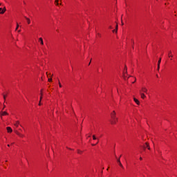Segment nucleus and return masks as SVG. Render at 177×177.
Wrapping results in <instances>:
<instances>
[{
  "label": "nucleus",
  "mask_w": 177,
  "mask_h": 177,
  "mask_svg": "<svg viewBox=\"0 0 177 177\" xmlns=\"http://www.w3.org/2000/svg\"><path fill=\"white\" fill-rule=\"evenodd\" d=\"M5 12H6V8L4 7L3 8H0V13L1 15H3V13H5Z\"/></svg>",
  "instance_id": "1"
},
{
  "label": "nucleus",
  "mask_w": 177,
  "mask_h": 177,
  "mask_svg": "<svg viewBox=\"0 0 177 177\" xmlns=\"http://www.w3.org/2000/svg\"><path fill=\"white\" fill-rule=\"evenodd\" d=\"M111 117L112 120H115V118H117L115 117V111H113V113L111 114Z\"/></svg>",
  "instance_id": "2"
},
{
  "label": "nucleus",
  "mask_w": 177,
  "mask_h": 177,
  "mask_svg": "<svg viewBox=\"0 0 177 177\" xmlns=\"http://www.w3.org/2000/svg\"><path fill=\"white\" fill-rule=\"evenodd\" d=\"M140 92H144V93H147V88H146L145 87H142Z\"/></svg>",
  "instance_id": "3"
},
{
  "label": "nucleus",
  "mask_w": 177,
  "mask_h": 177,
  "mask_svg": "<svg viewBox=\"0 0 177 177\" xmlns=\"http://www.w3.org/2000/svg\"><path fill=\"white\" fill-rule=\"evenodd\" d=\"M117 121H118V118H115V119H112L111 124H117Z\"/></svg>",
  "instance_id": "4"
},
{
  "label": "nucleus",
  "mask_w": 177,
  "mask_h": 177,
  "mask_svg": "<svg viewBox=\"0 0 177 177\" xmlns=\"http://www.w3.org/2000/svg\"><path fill=\"white\" fill-rule=\"evenodd\" d=\"M117 162H118L120 167H121V168H124V166L122 165V163H121V160H120V158L117 160Z\"/></svg>",
  "instance_id": "5"
},
{
  "label": "nucleus",
  "mask_w": 177,
  "mask_h": 177,
  "mask_svg": "<svg viewBox=\"0 0 177 177\" xmlns=\"http://www.w3.org/2000/svg\"><path fill=\"white\" fill-rule=\"evenodd\" d=\"M160 64H161V58L159 59L158 62V71L160 70Z\"/></svg>",
  "instance_id": "6"
},
{
  "label": "nucleus",
  "mask_w": 177,
  "mask_h": 177,
  "mask_svg": "<svg viewBox=\"0 0 177 177\" xmlns=\"http://www.w3.org/2000/svg\"><path fill=\"white\" fill-rule=\"evenodd\" d=\"M140 95L142 99H145V97H146V95H145V93H142V91H140Z\"/></svg>",
  "instance_id": "7"
},
{
  "label": "nucleus",
  "mask_w": 177,
  "mask_h": 177,
  "mask_svg": "<svg viewBox=\"0 0 177 177\" xmlns=\"http://www.w3.org/2000/svg\"><path fill=\"white\" fill-rule=\"evenodd\" d=\"M146 147H147L148 150H150V146L147 142L145 143V146H144V149H146Z\"/></svg>",
  "instance_id": "8"
},
{
  "label": "nucleus",
  "mask_w": 177,
  "mask_h": 177,
  "mask_svg": "<svg viewBox=\"0 0 177 177\" xmlns=\"http://www.w3.org/2000/svg\"><path fill=\"white\" fill-rule=\"evenodd\" d=\"M7 131L8 133L13 132V130L12 129V128L10 127H7Z\"/></svg>",
  "instance_id": "9"
},
{
  "label": "nucleus",
  "mask_w": 177,
  "mask_h": 177,
  "mask_svg": "<svg viewBox=\"0 0 177 177\" xmlns=\"http://www.w3.org/2000/svg\"><path fill=\"white\" fill-rule=\"evenodd\" d=\"M25 19H26V20H27L28 24H31V20L30 19V18H28L27 17H25Z\"/></svg>",
  "instance_id": "10"
},
{
  "label": "nucleus",
  "mask_w": 177,
  "mask_h": 177,
  "mask_svg": "<svg viewBox=\"0 0 177 177\" xmlns=\"http://www.w3.org/2000/svg\"><path fill=\"white\" fill-rule=\"evenodd\" d=\"M133 100H134L135 103H136V104H140L139 100H138L136 98H133Z\"/></svg>",
  "instance_id": "11"
},
{
  "label": "nucleus",
  "mask_w": 177,
  "mask_h": 177,
  "mask_svg": "<svg viewBox=\"0 0 177 177\" xmlns=\"http://www.w3.org/2000/svg\"><path fill=\"white\" fill-rule=\"evenodd\" d=\"M20 122L19 121L15 122V123L14 124L15 127H16L17 128L19 127Z\"/></svg>",
  "instance_id": "12"
},
{
  "label": "nucleus",
  "mask_w": 177,
  "mask_h": 177,
  "mask_svg": "<svg viewBox=\"0 0 177 177\" xmlns=\"http://www.w3.org/2000/svg\"><path fill=\"white\" fill-rule=\"evenodd\" d=\"M17 135H18V136H19V138H24V135H23L19 132H17Z\"/></svg>",
  "instance_id": "13"
},
{
  "label": "nucleus",
  "mask_w": 177,
  "mask_h": 177,
  "mask_svg": "<svg viewBox=\"0 0 177 177\" xmlns=\"http://www.w3.org/2000/svg\"><path fill=\"white\" fill-rule=\"evenodd\" d=\"M39 40L40 41L41 45H44V39H42V37H40Z\"/></svg>",
  "instance_id": "14"
},
{
  "label": "nucleus",
  "mask_w": 177,
  "mask_h": 177,
  "mask_svg": "<svg viewBox=\"0 0 177 177\" xmlns=\"http://www.w3.org/2000/svg\"><path fill=\"white\" fill-rule=\"evenodd\" d=\"M171 54H172V51H169V57H174V55Z\"/></svg>",
  "instance_id": "15"
},
{
  "label": "nucleus",
  "mask_w": 177,
  "mask_h": 177,
  "mask_svg": "<svg viewBox=\"0 0 177 177\" xmlns=\"http://www.w3.org/2000/svg\"><path fill=\"white\" fill-rule=\"evenodd\" d=\"M1 115H8V112L6 111L2 112Z\"/></svg>",
  "instance_id": "16"
},
{
  "label": "nucleus",
  "mask_w": 177,
  "mask_h": 177,
  "mask_svg": "<svg viewBox=\"0 0 177 177\" xmlns=\"http://www.w3.org/2000/svg\"><path fill=\"white\" fill-rule=\"evenodd\" d=\"M19 27H20V26L19 25V23L17 22V27L15 30L17 31V30L19 29Z\"/></svg>",
  "instance_id": "17"
},
{
  "label": "nucleus",
  "mask_w": 177,
  "mask_h": 177,
  "mask_svg": "<svg viewBox=\"0 0 177 177\" xmlns=\"http://www.w3.org/2000/svg\"><path fill=\"white\" fill-rule=\"evenodd\" d=\"M77 153H78V154H82V151L78 149Z\"/></svg>",
  "instance_id": "18"
},
{
  "label": "nucleus",
  "mask_w": 177,
  "mask_h": 177,
  "mask_svg": "<svg viewBox=\"0 0 177 177\" xmlns=\"http://www.w3.org/2000/svg\"><path fill=\"white\" fill-rule=\"evenodd\" d=\"M55 5L59 6V0H55Z\"/></svg>",
  "instance_id": "19"
},
{
  "label": "nucleus",
  "mask_w": 177,
  "mask_h": 177,
  "mask_svg": "<svg viewBox=\"0 0 177 177\" xmlns=\"http://www.w3.org/2000/svg\"><path fill=\"white\" fill-rule=\"evenodd\" d=\"M115 30V32H117L118 31V24L116 25Z\"/></svg>",
  "instance_id": "20"
},
{
  "label": "nucleus",
  "mask_w": 177,
  "mask_h": 177,
  "mask_svg": "<svg viewBox=\"0 0 177 177\" xmlns=\"http://www.w3.org/2000/svg\"><path fill=\"white\" fill-rule=\"evenodd\" d=\"M58 84L59 85V88H62V83H60V80H58Z\"/></svg>",
  "instance_id": "21"
},
{
  "label": "nucleus",
  "mask_w": 177,
  "mask_h": 177,
  "mask_svg": "<svg viewBox=\"0 0 177 177\" xmlns=\"http://www.w3.org/2000/svg\"><path fill=\"white\" fill-rule=\"evenodd\" d=\"M93 140H96V136H95V135L93 136Z\"/></svg>",
  "instance_id": "22"
},
{
  "label": "nucleus",
  "mask_w": 177,
  "mask_h": 177,
  "mask_svg": "<svg viewBox=\"0 0 177 177\" xmlns=\"http://www.w3.org/2000/svg\"><path fill=\"white\" fill-rule=\"evenodd\" d=\"M48 82H52V78H48Z\"/></svg>",
  "instance_id": "23"
},
{
  "label": "nucleus",
  "mask_w": 177,
  "mask_h": 177,
  "mask_svg": "<svg viewBox=\"0 0 177 177\" xmlns=\"http://www.w3.org/2000/svg\"><path fill=\"white\" fill-rule=\"evenodd\" d=\"M4 100H6V95H3Z\"/></svg>",
  "instance_id": "24"
},
{
  "label": "nucleus",
  "mask_w": 177,
  "mask_h": 177,
  "mask_svg": "<svg viewBox=\"0 0 177 177\" xmlns=\"http://www.w3.org/2000/svg\"><path fill=\"white\" fill-rule=\"evenodd\" d=\"M121 21H122V26H124V22H122V18H121Z\"/></svg>",
  "instance_id": "25"
},
{
  "label": "nucleus",
  "mask_w": 177,
  "mask_h": 177,
  "mask_svg": "<svg viewBox=\"0 0 177 177\" xmlns=\"http://www.w3.org/2000/svg\"><path fill=\"white\" fill-rule=\"evenodd\" d=\"M135 82H136V77H135V80L133 82V84H135Z\"/></svg>",
  "instance_id": "26"
},
{
  "label": "nucleus",
  "mask_w": 177,
  "mask_h": 177,
  "mask_svg": "<svg viewBox=\"0 0 177 177\" xmlns=\"http://www.w3.org/2000/svg\"><path fill=\"white\" fill-rule=\"evenodd\" d=\"M135 82H136V77H135V80L133 82V84H135Z\"/></svg>",
  "instance_id": "27"
},
{
  "label": "nucleus",
  "mask_w": 177,
  "mask_h": 177,
  "mask_svg": "<svg viewBox=\"0 0 177 177\" xmlns=\"http://www.w3.org/2000/svg\"><path fill=\"white\" fill-rule=\"evenodd\" d=\"M42 100V95L40 96V102Z\"/></svg>",
  "instance_id": "28"
},
{
  "label": "nucleus",
  "mask_w": 177,
  "mask_h": 177,
  "mask_svg": "<svg viewBox=\"0 0 177 177\" xmlns=\"http://www.w3.org/2000/svg\"><path fill=\"white\" fill-rule=\"evenodd\" d=\"M41 101L39 100V106H41Z\"/></svg>",
  "instance_id": "29"
},
{
  "label": "nucleus",
  "mask_w": 177,
  "mask_h": 177,
  "mask_svg": "<svg viewBox=\"0 0 177 177\" xmlns=\"http://www.w3.org/2000/svg\"><path fill=\"white\" fill-rule=\"evenodd\" d=\"M97 35H98L99 37H101L100 33H97Z\"/></svg>",
  "instance_id": "30"
},
{
  "label": "nucleus",
  "mask_w": 177,
  "mask_h": 177,
  "mask_svg": "<svg viewBox=\"0 0 177 177\" xmlns=\"http://www.w3.org/2000/svg\"><path fill=\"white\" fill-rule=\"evenodd\" d=\"M125 70H126V73H127V71L128 70V68H127V66H125Z\"/></svg>",
  "instance_id": "31"
},
{
  "label": "nucleus",
  "mask_w": 177,
  "mask_h": 177,
  "mask_svg": "<svg viewBox=\"0 0 177 177\" xmlns=\"http://www.w3.org/2000/svg\"><path fill=\"white\" fill-rule=\"evenodd\" d=\"M115 31H116V29L113 30V32H115Z\"/></svg>",
  "instance_id": "32"
},
{
  "label": "nucleus",
  "mask_w": 177,
  "mask_h": 177,
  "mask_svg": "<svg viewBox=\"0 0 177 177\" xmlns=\"http://www.w3.org/2000/svg\"><path fill=\"white\" fill-rule=\"evenodd\" d=\"M92 146H96V144H93Z\"/></svg>",
  "instance_id": "33"
},
{
  "label": "nucleus",
  "mask_w": 177,
  "mask_h": 177,
  "mask_svg": "<svg viewBox=\"0 0 177 177\" xmlns=\"http://www.w3.org/2000/svg\"><path fill=\"white\" fill-rule=\"evenodd\" d=\"M88 66H91V61H90V62H89V64H88Z\"/></svg>",
  "instance_id": "34"
},
{
  "label": "nucleus",
  "mask_w": 177,
  "mask_h": 177,
  "mask_svg": "<svg viewBox=\"0 0 177 177\" xmlns=\"http://www.w3.org/2000/svg\"><path fill=\"white\" fill-rule=\"evenodd\" d=\"M109 28H111H111H113V27H111V26H109Z\"/></svg>",
  "instance_id": "35"
},
{
  "label": "nucleus",
  "mask_w": 177,
  "mask_h": 177,
  "mask_svg": "<svg viewBox=\"0 0 177 177\" xmlns=\"http://www.w3.org/2000/svg\"><path fill=\"white\" fill-rule=\"evenodd\" d=\"M140 160H142V157L140 158Z\"/></svg>",
  "instance_id": "36"
},
{
  "label": "nucleus",
  "mask_w": 177,
  "mask_h": 177,
  "mask_svg": "<svg viewBox=\"0 0 177 177\" xmlns=\"http://www.w3.org/2000/svg\"><path fill=\"white\" fill-rule=\"evenodd\" d=\"M20 31H21V30H18V32H20Z\"/></svg>",
  "instance_id": "37"
},
{
  "label": "nucleus",
  "mask_w": 177,
  "mask_h": 177,
  "mask_svg": "<svg viewBox=\"0 0 177 177\" xmlns=\"http://www.w3.org/2000/svg\"><path fill=\"white\" fill-rule=\"evenodd\" d=\"M10 145H8V147H10Z\"/></svg>",
  "instance_id": "38"
},
{
  "label": "nucleus",
  "mask_w": 177,
  "mask_h": 177,
  "mask_svg": "<svg viewBox=\"0 0 177 177\" xmlns=\"http://www.w3.org/2000/svg\"><path fill=\"white\" fill-rule=\"evenodd\" d=\"M97 143H99V142H96V145H97Z\"/></svg>",
  "instance_id": "39"
},
{
  "label": "nucleus",
  "mask_w": 177,
  "mask_h": 177,
  "mask_svg": "<svg viewBox=\"0 0 177 177\" xmlns=\"http://www.w3.org/2000/svg\"><path fill=\"white\" fill-rule=\"evenodd\" d=\"M68 149H69V150H71V148H68Z\"/></svg>",
  "instance_id": "40"
},
{
  "label": "nucleus",
  "mask_w": 177,
  "mask_h": 177,
  "mask_svg": "<svg viewBox=\"0 0 177 177\" xmlns=\"http://www.w3.org/2000/svg\"><path fill=\"white\" fill-rule=\"evenodd\" d=\"M41 96H42V93H41Z\"/></svg>",
  "instance_id": "41"
},
{
  "label": "nucleus",
  "mask_w": 177,
  "mask_h": 177,
  "mask_svg": "<svg viewBox=\"0 0 177 177\" xmlns=\"http://www.w3.org/2000/svg\"><path fill=\"white\" fill-rule=\"evenodd\" d=\"M46 74H47V77H48V73H46Z\"/></svg>",
  "instance_id": "42"
},
{
  "label": "nucleus",
  "mask_w": 177,
  "mask_h": 177,
  "mask_svg": "<svg viewBox=\"0 0 177 177\" xmlns=\"http://www.w3.org/2000/svg\"><path fill=\"white\" fill-rule=\"evenodd\" d=\"M156 77H158V75H156Z\"/></svg>",
  "instance_id": "43"
},
{
  "label": "nucleus",
  "mask_w": 177,
  "mask_h": 177,
  "mask_svg": "<svg viewBox=\"0 0 177 177\" xmlns=\"http://www.w3.org/2000/svg\"><path fill=\"white\" fill-rule=\"evenodd\" d=\"M41 93H42V90H41Z\"/></svg>",
  "instance_id": "44"
},
{
  "label": "nucleus",
  "mask_w": 177,
  "mask_h": 177,
  "mask_svg": "<svg viewBox=\"0 0 177 177\" xmlns=\"http://www.w3.org/2000/svg\"><path fill=\"white\" fill-rule=\"evenodd\" d=\"M120 158H121V156H120Z\"/></svg>",
  "instance_id": "45"
},
{
  "label": "nucleus",
  "mask_w": 177,
  "mask_h": 177,
  "mask_svg": "<svg viewBox=\"0 0 177 177\" xmlns=\"http://www.w3.org/2000/svg\"><path fill=\"white\" fill-rule=\"evenodd\" d=\"M120 158H121V156H120Z\"/></svg>",
  "instance_id": "46"
},
{
  "label": "nucleus",
  "mask_w": 177,
  "mask_h": 177,
  "mask_svg": "<svg viewBox=\"0 0 177 177\" xmlns=\"http://www.w3.org/2000/svg\"><path fill=\"white\" fill-rule=\"evenodd\" d=\"M122 169H124V167Z\"/></svg>",
  "instance_id": "47"
}]
</instances>
